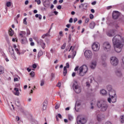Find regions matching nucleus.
<instances>
[{
  "mask_svg": "<svg viewBox=\"0 0 124 124\" xmlns=\"http://www.w3.org/2000/svg\"><path fill=\"white\" fill-rule=\"evenodd\" d=\"M46 43L47 44H50V40H47L46 41Z\"/></svg>",
  "mask_w": 124,
  "mask_h": 124,
  "instance_id": "obj_61",
  "label": "nucleus"
},
{
  "mask_svg": "<svg viewBox=\"0 0 124 124\" xmlns=\"http://www.w3.org/2000/svg\"><path fill=\"white\" fill-rule=\"evenodd\" d=\"M66 67L67 68H69V63H66Z\"/></svg>",
  "mask_w": 124,
  "mask_h": 124,
  "instance_id": "obj_54",
  "label": "nucleus"
},
{
  "mask_svg": "<svg viewBox=\"0 0 124 124\" xmlns=\"http://www.w3.org/2000/svg\"><path fill=\"white\" fill-rule=\"evenodd\" d=\"M9 51L10 55L11 56V57H13V59H14V60L16 61V60H17V58H16V56H15V53H14V49L12 46L9 47Z\"/></svg>",
  "mask_w": 124,
  "mask_h": 124,
  "instance_id": "obj_10",
  "label": "nucleus"
},
{
  "mask_svg": "<svg viewBox=\"0 0 124 124\" xmlns=\"http://www.w3.org/2000/svg\"><path fill=\"white\" fill-rule=\"evenodd\" d=\"M23 23L24 24V25H28V23L27 22V17H25V18H24Z\"/></svg>",
  "mask_w": 124,
  "mask_h": 124,
  "instance_id": "obj_41",
  "label": "nucleus"
},
{
  "mask_svg": "<svg viewBox=\"0 0 124 124\" xmlns=\"http://www.w3.org/2000/svg\"><path fill=\"white\" fill-rule=\"evenodd\" d=\"M97 106L103 112H105L108 108V105L104 100H100L97 102Z\"/></svg>",
  "mask_w": 124,
  "mask_h": 124,
  "instance_id": "obj_2",
  "label": "nucleus"
},
{
  "mask_svg": "<svg viewBox=\"0 0 124 124\" xmlns=\"http://www.w3.org/2000/svg\"><path fill=\"white\" fill-rule=\"evenodd\" d=\"M96 67V61H93L91 62L90 64V67L92 69H94L95 67Z\"/></svg>",
  "mask_w": 124,
  "mask_h": 124,
  "instance_id": "obj_18",
  "label": "nucleus"
},
{
  "mask_svg": "<svg viewBox=\"0 0 124 124\" xmlns=\"http://www.w3.org/2000/svg\"><path fill=\"white\" fill-rule=\"evenodd\" d=\"M80 105H81V104L79 102V101H77L76 103L75 108H76L77 106H80Z\"/></svg>",
  "mask_w": 124,
  "mask_h": 124,
  "instance_id": "obj_37",
  "label": "nucleus"
},
{
  "mask_svg": "<svg viewBox=\"0 0 124 124\" xmlns=\"http://www.w3.org/2000/svg\"><path fill=\"white\" fill-rule=\"evenodd\" d=\"M37 66H36V64H33L32 65V67H33V68H36L37 67Z\"/></svg>",
  "mask_w": 124,
  "mask_h": 124,
  "instance_id": "obj_57",
  "label": "nucleus"
},
{
  "mask_svg": "<svg viewBox=\"0 0 124 124\" xmlns=\"http://www.w3.org/2000/svg\"><path fill=\"white\" fill-rule=\"evenodd\" d=\"M45 81L44 79H42L41 81V83H40V86H44V83H45Z\"/></svg>",
  "mask_w": 124,
  "mask_h": 124,
  "instance_id": "obj_44",
  "label": "nucleus"
},
{
  "mask_svg": "<svg viewBox=\"0 0 124 124\" xmlns=\"http://www.w3.org/2000/svg\"><path fill=\"white\" fill-rule=\"evenodd\" d=\"M75 75H76V73H75V72H73L72 74V77H75Z\"/></svg>",
  "mask_w": 124,
  "mask_h": 124,
  "instance_id": "obj_55",
  "label": "nucleus"
},
{
  "mask_svg": "<svg viewBox=\"0 0 124 124\" xmlns=\"http://www.w3.org/2000/svg\"><path fill=\"white\" fill-rule=\"evenodd\" d=\"M110 62L113 66H117L119 64V59L115 56H112L110 58Z\"/></svg>",
  "mask_w": 124,
  "mask_h": 124,
  "instance_id": "obj_6",
  "label": "nucleus"
},
{
  "mask_svg": "<svg viewBox=\"0 0 124 124\" xmlns=\"http://www.w3.org/2000/svg\"><path fill=\"white\" fill-rule=\"evenodd\" d=\"M4 73V67L0 65V75Z\"/></svg>",
  "mask_w": 124,
  "mask_h": 124,
  "instance_id": "obj_26",
  "label": "nucleus"
},
{
  "mask_svg": "<svg viewBox=\"0 0 124 124\" xmlns=\"http://www.w3.org/2000/svg\"><path fill=\"white\" fill-rule=\"evenodd\" d=\"M120 121L121 123H124V115L121 116Z\"/></svg>",
  "mask_w": 124,
  "mask_h": 124,
  "instance_id": "obj_39",
  "label": "nucleus"
},
{
  "mask_svg": "<svg viewBox=\"0 0 124 124\" xmlns=\"http://www.w3.org/2000/svg\"><path fill=\"white\" fill-rule=\"evenodd\" d=\"M90 22V18H86L85 20V23L86 24H88Z\"/></svg>",
  "mask_w": 124,
  "mask_h": 124,
  "instance_id": "obj_43",
  "label": "nucleus"
},
{
  "mask_svg": "<svg viewBox=\"0 0 124 124\" xmlns=\"http://www.w3.org/2000/svg\"><path fill=\"white\" fill-rule=\"evenodd\" d=\"M106 59H107V57H106V55L105 54H103L101 56V60L103 61L104 62H105L106 61Z\"/></svg>",
  "mask_w": 124,
  "mask_h": 124,
  "instance_id": "obj_29",
  "label": "nucleus"
},
{
  "mask_svg": "<svg viewBox=\"0 0 124 124\" xmlns=\"http://www.w3.org/2000/svg\"><path fill=\"white\" fill-rule=\"evenodd\" d=\"M27 34L28 35H30L31 34V31H30V29H27Z\"/></svg>",
  "mask_w": 124,
  "mask_h": 124,
  "instance_id": "obj_45",
  "label": "nucleus"
},
{
  "mask_svg": "<svg viewBox=\"0 0 124 124\" xmlns=\"http://www.w3.org/2000/svg\"><path fill=\"white\" fill-rule=\"evenodd\" d=\"M120 16V13L118 11H114L112 13V18L113 19H116L119 18Z\"/></svg>",
  "mask_w": 124,
  "mask_h": 124,
  "instance_id": "obj_16",
  "label": "nucleus"
},
{
  "mask_svg": "<svg viewBox=\"0 0 124 124\" xmlns=\"http://www.w3.org/2000/svg\"><path fill=\"white\" fill-rule=\"evenodd\" d=\"M122 36L120 35H115L112 39V44L117 53H121L123 50L124 44L122 43Z\"/></svg>",
  "mask_w": 124,
  "mask_h": 124,
  "instance_id": "obj_1",
  "label": "nucleus"
},
{
  "mask_svg": "<svg viewBox=\"0 0 124 124\" xmlns=\"http://www.w3.org/2000/svg\"><path fill=\"white\" fill-rule=\"evenodd\" d=\"M84 56L87 59H92V57H93V53L90 50H86L84 52Z\"/></svg>",
  "mask_w": 124,
  "mask_h": 124,
  "instance_id": "obj_11",
  "label": "nucleus"
},
{
  "mask_svg": "<svg viewBox=\"0 0 124 124\" xmlns=\"http://www.w3.org/2000/svg\"><path fill=\"white\" fill-rule=\"evenodd\" d=\"M57 9H59V10L62 9V6H61V5H58V6H57Z\"/></svg>",
  "mask_w": 124,
  "mask_h": 124,
  "instance_id": "obj_59",
  "label": "nucleus"
},
{
  "mask_svg": "<svg viewBox=\"0 0 124 124\" xmlns=\"http://www.w3.org/2000/svg\"><path fill=\"white\" fill-rule=\"evenodd\" d=\"M95 80L96 81V82H100L101 81V78H95Z\"/></svg>",
  "mask_w": 124,
  "mask_h": 124,
  "instance_id": "obj_34",
  "label": "nucleus"
},
{
  "mask_svg": "<svg viewBox=\"0 0 124 124\" xmlns=\"http://www.w3.org/2000/svg\"><path fill=\"white\" fill-rule=\"evenodd\" d=\"M60 105H61L60 104H56L55 106V109H59V108H60Z\"/></svg>",
  "mask_w": 124,
  "mask_h": 124,
  "instance_id": "obj_46",
  "label": "nucleus"
},
{
  "mask_svg": "<svg viewBox=\"0 0 124 124\" xmlns=\"http://www.w3.org/2000/svg\"><path fill=\"white\" fill-rule=\"evenodd\" d=\"M35 1L37 2V4L39 5L41 3V1L40 0H35Z\"/></svg>",
  "mask_w": 124,
  "mask_h": 124,
  "instance_id": "obj_48",
  "label": "nucleus"
},
{
  "mask_svg": "<svg viewBox=\"0 0 124 124\" xmlns=\"http://www.w3.org/2000/svg\"><path fill=\"white\" fill-rule=\"evenodd\" d=\"M81 5L82 6V7L83 8V9H87V8L88 7V4L87 3H81Z\"/></svg>",
  "mask_w": 124,
  "mask_h": 124,
  "instance_id": "obj_27",
  "label": "nucleus"
},
{
  "mask_svg": "<svg viewBox=\"0 0 124 124\" xmlns=\"http://www.w3.org/2000/svg\"><path fill=\"white\" fill-rule=\"evenodd\" d=\"M15 95H19V91L16 92V93H15Z\"/></svg>",
  "mask_w": 124,
  "mask_h": 124,
  "instance_id": "obj_56",
  "label": "nucleus"
},
{
  "mask_svg": "<svg viewBox=\"0 0 124 124\" xmlns=\"http://www.w3.org/2000/svg\"><path fill=\"white\" fill-rule=\"evenodd\" d=\"M90 19H93V15L90 14Z\"/></svg>",
  "mask_w": 124,
  "mask_h": 124,
  "instance_id": "obj_52",
  "label": "nucleus"
},
{
  "mask_svg": "<svg viewBox=\"0 0 124 124\" xmlns=\"http://www.w3.org/2000/svg\"><path fill=\"white\" fill-rule=\"evenodd\" d=\"M37 43H38L39 45H40V46H41L42 49H45L46 47V44H45V43H44V41H43V40L40 39L37 41Z\"/></svg>",
  "mask_w": 124,
  "mask_h": 124,
  "instance_id": "obj_14",
  "label": "nucleus"
},
{
  "mask_svg": "<svg viewBox=\"0 0 124 124\" xmlns=\"http://www.w3.org/2000/svg\"><path fill=\"white\" fill-rule=\"evenodd\" d=\"M107 89L108 90V91L109 92V93H110V92H115V90L113 89V88H112V86L109 85H108L107 86Z\"/></svg>",
  "mask_w": 124,
  "mask_h": 124,
  "instance_id": "obj_21",
  "label": "nucleus"
},
{
  "mask_svg": "<svg viewBox=\"0 0 124 124\" xmlns=\"http://www.w3.org/2000/svg\"><path fill=\"white\" fill-rule=\"evenodd\" d=\"M25 4L26 5L29 4V0H27L26 1H25Z\"/></svg>",
  "mask_w": 124,
  "mask_h": 124,
  "instance_id": "obj_58",
  "label": "nucleus"
},
{
  "mask_svg": "<svg viewBox=\"0 0 124 124\" xmlns=\"http://www.w3.org/2000/svg\"><path fill=\"white\" fill-rule=\"evenodd\" d=\"M115 74L117 77H122V76H123V71H122V69L119 68L116 69L115 71Z\"/></svg>",
  "mask_w": 124,
  "mask_h": 124,
  "instance_id": "obj_15",
  "label": "nucleus"
},
{
  "mask_svg": "<svg viewBox=\"0 0 124 124\" xmlns=\"http://www.w3.org/2000/svg\"><path fill=\"white\" fill-rule=\"evenodd\" d=\"M92 48L94 52H98L100 48V45H99L98 42H95L93 44Z\"/></svg>",
  "mask_w": 124,
  "mask_h": 124,
  "instance_id": "obj_8",
  "label": "nucleus"
},
{
  "mask_svg": "<svg viewBox=\"0 0 124 124\" xmlns=\"http://www.w3.org/2000/svg\"><path fill=\"white\" fill-rule=\"evenodd\" d=\"M15 104L16 106L19 107V106H20V101H19V100H17L15 102Z\"/></svg>",
  "mask_w": 124,
  "mask_h": 124,
  "instance_id": "obj_33",
  "label": "nucleus"
},
{
  "mask_svg": "<svg viewBox=\"0 0 124 124\" xmlns=\"http://www.w3.org/2000/svg\"><path fill=\"white\" fill-rule=\"evenodd\" d=\"M21 43H22V44H27V43H28L27 38H23V39H21Z\"/></svg>",
  "mask_w": 124,
  "mask_h": 124,
  "instance_id": "obj_24",
  "label": "nucleus"
},
{
  "mask_svg": "<svg viewBox=\"0 0 124 124\" xmlns=\"http://www.w3.org/2000/svg\"><path fill=\"white\" fill-rule=\"evenodd\" d=\"M68 120H69V121H72V120H73V116L70 114L68 115Z\"/></svg>",
  "mask_w": 124,
  "mask_h": 124,
  "instance_id": "obj_35",
  "label": "nucleus"
},
{
  "mask_svg": "<svg viewBox=\"0 0 124 124\" xmlns=\"http://www.w3.org/2000/svg\"><path fill=\"white\" fill-rule=\"evenodd\" d=\"M6 6L7 7H10V6H11V2L10 1L7 2Z\"/></svg>",
  "mask_w": 124,
  "mask_h": 124,
  "instance_id": "obj_36",
  "label": "nucleus"
},
{
  "mask_svg": "<svg viewBox=\"0 0 124 124\" xmlns=\"http://www.w3.org/2000/svg\"><path fill=\"white\" fill-rule=\"evenodd\" d=\"M67 73V71H63V74L64 76L66 75V74Z\"/></svg>",
  "mask_w": 124,
  "mask_h": 124,
  "instance_id": "obj_53",
  "label": "nucleus"
},
{
  "mask_svg": "<svg viewBox=\"0 0 124 124\" xmlns=\"http://www.w3.org/2000/svg\"><path fill=\"white\" fill-rule=\"evenodd\" d=\"M96 103V100L95 99L92 100L91 103V109H93L94 107V105H95Z\"/></svg>",
  "mask_w": 124,
  "mask_h": 124,
  "instance_id": "obj_22",
  "label": "nucleus"
},
{
  "mask_svg": "<svg viewBox=\"0 0 124 124\" xmlns=\"http://www.w3.org/2000/svg\"><path fill=\"white\" fill-rule=\"evenodd\" d=\"M69 23H73V18H70L69 20Z\"/></svg>",
  "mask_w": 124,
  "mask_h": 124,
  "instance_id": "obj_50",
  "label": "nucleus"
},
{
  "mask_svg": "<svg viewBox=\"0 0 124 124\" xmlns=\"http://www.w3.org/2000/svg\"><path fill=\"white\" fill-rule=\"evenodd\" d=\"M57 117H58V118H60V119H62V114L59 113V114L57 115Z\"/></svg>",
  "mask_w": 124,
  "mask_h": 124,
  "instance_id": "obj_51",
  "label": "nucleus"
},
{
  "mask_svg": "<svg viewBox=\"0 0 124 124\" xmlns=\"http://www.w3.org/2000/svg\"><path fill=\"white\" fill-rule=\"evenodd\" d=\"M109 98L108 99V101L109 103H115L117 102V95L116 94V92L112 91L110 92L109 94Z\"/></svg>",
  "mask_w": 124,
  "mask_h": 124,
  "instance_id": "obj_3",
  "label": "nucleus"
},
{
  "mask_svg": "<svg viewBox=\"0 0 124 124\" xmlns=\"http://www.w3.org/2000/svg\"><path fill=\"white\" fill-rule=\"evenodd\" d=\"M26 33L25 31H20L19 33V36L20 38H26L25 35H26Z\"/></svg>",
  "mask_w": 124,
  "mask_h": 124,
  "instance_id": "obj_19",
  "label": "nucleus"
},
{
  "mask_svg": "<svg viewBox=\"0 0 124 124\" xmlns=\"http://www.w3.org/2000/svg\"><path fill=\"white\" fill-rule=\"evenodd\" d=\"M47 108V101H45L43 103V110L45 111Z\"/></svg>",
  "mask_w": 124,
  "mask_h": 124,
  "instance_id": "obj_23",
  "label": "nucleus"
},
{
  "mask_svg": "<svg viewBox=\"0 0 124 124\" xmlns=\"http://www.w3.org/2000/svg\"><path fill=\"white\" fill-rule=\"evenodd\" d=\"M75 48H76V46H71L69 50V52H70V50H71V52H72V58L74 59L75 56H76V51L75 50Z\"/></svg>",
  "mask_w": 124,
  "mask_h": 124,
  "instance_id": "obj_12",
  "label": "nucleus"
},
{
  "mask_svg": "<svg viewBox=\"0 0 124 124\" xmlns=\"http://www.w3.org/2000/svg\"><path fill=\"white\" fill-rule=\"evenodd\" d=\"M30 75L31 76V77H34V72L33 71L31 72L30 73Z\"/></svg>",
  "mask_w": 124,
  "mask_h": 124,
  "instance_id": "obj_47",
  "label": "nucleus"
},
{
  "mask_svg": "<svg viewBox=\"0 0 124 124\" xmlns=\"http://www.w3.org/2000/svg\"><path fill=\"white\" fill-rule=\"evenodd\" d=\"M96 119L98 122H100L103 119V115L101 114H100V112L99 111H97L96 112Z\"/></svg>",
  "mask_w": 124,
  "mask_h": 124,
  "instance_id": "obj_13",
  "label": "nucleus"
},
{
  "mask_svg": "<svg viewBox=\"0 0 124 124\" xmlns=\"http://www.w3.org/2000/svg\"><path fill=\"white\" fill-rule=\"evenodd\" d=\"M74 71H79V66H76L74 69Z\"/></svg>",
  "mask_w": 124,
  "mask_h": 124,
  "instance_id": "obj_49",
  "label": "nucleus"
},
{
  "mask_svg": "<svg viewBox=\"0 0 124 124\" xmlns=\"http://www.w3.org/2000/svg\"><path fill=\"white\" fill-rule=\"evenodd\" d=\"M94 27H95V23L93 21L91 22L89 24V28L92 30L94 29Z\"/></svg>",
  "mask_w": 124,
  "mask_h": 124,
  "instance_id": "obj_20",
  "label": "nucleus"
},
{
  "mask_svg": "<svg viewBox=\"0 0 124 124\" xmlns=\"http://www.w3.org/2000/svg\"><path fill=\"white\" fill-rule=\"evenodd\" d=\"M78 19H77V18H75L74 19V23H75L77 21H78Z\"/></svg>",
  "mask_w": 124,
  "mask_h": 124,
  "instance_id": "obj_60",
  "label": "nucleus"
},
{
  "mask_svg": "<svg viewBox=\"0 0 124 124\" xmlns=\"http://www.w3.org/2000/svg\"><path fill=\"white\" fill-rule=\"evenodd\" d=\"M86 87H88V88H90L91 87V83H90V82L87 81L86 82Z\"/></svg>",
  "mask_w": 124,
  "mask_h": 124,
  "instance_id": "obj_42",
  "label": "nucleus"
},
{
  "mask_svg": "<svg viewBox=\"0 0 124 124\" xmlns=\"http://www.w3.org/2000/svg\"><path fill=\"white\" fill-rule=\"evenodd\" d=\"M65 46H66V43H64L63 45L61 46V49L62 50L65 48Z\"/></svg>",
  "mask_w": 124,
  "mask_h": 124,
  "instance_id": "obj_38",
  "label": "nucleus"
},
{
  "mask_svg": "<svg viewBox=\"0 0 124 124\" xmlns=\"http://www.w3.org/2000/svg\"><path fill=\"white\" fill-rule=\"evenodd\" d=\"M88 72V66L87 65H83L80 67L78 71L79 76H85V75Z\"/></svg>",
  "mask_w": 124,
  "mask_h": 124,
  "instance_id": "obj_4",
  "label": "nucleus"
},
{
  "mask_svg": "<svg viewBox=\"0 0 124 124\" xmlns=\"http://www.w3.org/2000/svg\"><path fill=\"white\" fill-rule=\"evenodd\" d=\"M59 34L61 35V36H62V31H60L59 32Z\"/></svg>",
  "mask_w": 124,
  "mask_h": 124,
  "instance_id": "obj_62",
  "label": "nucleus"
},
{
  "mask_svg": "<svg viewBox=\"0 0 124 124\" xmlns=\"http://www.w3.org/2000/svg\"><path fill=\"white\" fill-rule=\"evenodd\" d=\"M18 81V78H14V81H15V82H17V81Z\"/></svg>",
  "mask_w": 124,
  "mask_h": 124,
  "instance_id": "obj_63",
  "label": "nucleus"
},
{
  "mask_svg": "<svg viewBox=\"0 0 124 124\" xmlns=\"http://www.w3.org/2000/svg\"><path fill=\"white\" fill-rule=\"evenodd\" d=\"M103 49L106 52L111 50V45L109 42H105L103 44Z\"/></svg>",
  "mask_w": 124,
  "mask_h": 124,
  "instance_id": "obj_7",
  "label": "nucleus"
},
{
  "mask_svg": "<svg viewBox=\"0 0 124 124\" xmlns=\"http://www.w3.org/2000/svg\"><path fill=\"white\" fill-rule=\"evenodd\" d=\"M73 88L76 93H81V87L78 85L77 81H74Z\"/></svg>",
  "mask_w": 124,
  "mask_h": 124,
  "instance_id": "obj_5",
  "label": "nucleus"
},
{
  "mask_svg": "<svg viewBox=\"0 0 124 124\" xmlns=\"http://www.w3.org/2000/svg\"><path fill=\"white\" fill-rule=\"evenodd\" d=\"M100 93L103 95H106L107 94V91L104 89H102L100 91Z\"/></svg>",
  "mask_w": 124,
  "mask_h": 124,
  "instance_id": "obj_25",
  "label": "nucleus"
},
{
  "mask_svg": "<svg viewBox=\"0 0 124 124\" xmlns=\"http://www.w3.org/2000/svg\"><path fill=\"white\" fill-rule=\"evenodd\" d=\"M9 34L10 36H12L14 34V31L12 29H10L9 30Z\"/></svg>",
  "mask_w": 124,
  "mask_h": 124,
  "instance_id": "obj_28",
  "label": "nucleus"
},
{
  "mask_svg": "<svg viewBox=\"0 0 124 124\" xmlns=\"http://www.w3.org/2000/svg\"><path fill=\"white\" fill-rule=\"evenodd\" d=\"M122 67L124 69V57L122 58Z\"/></svg>",
  "mask_w": 124,
  "mask_h": 124,
  "instance_id": "obj_40",
  "label": "nucleus"
},
{
  "mask_svg": "<svg viewBox=\"0 0 124 124\" xmlns=\"http://www.w3.org/2000/svg\"><path fill=\"white\" fill-rule=\"evenodd\" d=\"M47 36H51V35H50V34H49V33H46V34H43L42 36V38L44 39L45 37Z\"/></svg>",
  "mask_w": 124,
  "mask_h": 124,
  "instance_id": "obj_30",
  "label": "nucleus"
},
{
  "mask_svg": "<svg viewBox=\"0 0 124 124\" xmlns=\"http://www.w3.org/2000/svg\"><path fill=\"white\" fill-rule=\"evenodd\" d=\"M31 46H34V42H31L30 44Z\"/></svg>",
  "mask_w": 124,
  "mask_h": 124,
  "instance_id": "obj_64",
  "label": "nucleus"
},
{
  "mask_svg": "<svg viewBox=\"0 0 124 124\" xmlns=\"http://www.w3.org/2000/svg\"><path fill=\"white\" fill-rule=\"evenodd\" d=\"M77 122L78 124H85V123H87V120H86L85 118L81 116H78L77 117Z\"/></svg>",
  "mask_w": 124,
  "mask_h": 124,
  "instance_id": "obj_9",
  "label": "nucleus"
},
{
  "mask_svg": "<svg viewBox=\"0 0 124 124\" xmlns=\"http://www.w3.org/2000/svg\"><path fill=\"white\" fill-rule=\"evenodd\" d=\"M15 51L17 55H19V56H20V55H21V52H20V49H19L18 48H16Z\"/></svg>",
  "mask_w": 124,
  "mask_h": 124,
  "instance_id": "obj_32",
  "label": "nucleus"
},
{
  "mask_svg": "<svg viewBox=\"0 0 124 124\" xmlns=\"http://www.w3.org/2000/svg\"><path fill=\"white\" fill-rule=\"evenodd\" d=\"M107 34L108 36H109V37H112V36H114V35L115 34V31L113 30H110L107 33Z\"/></svg>",
  "mask_w": 124,
  "mask_h": 124,
  "instance_id": "obj_17",
  "label": "nucleus"
},
{
  "mask_svg": "<svg viewBox=\"0 0 124 124\" xmlns=\"http://www.w3.org/2000/svg\"><path fill=\"white\" fill-rule=\"evenodd\" d=\"M42 55H43V51L40 50L38 53V58H40Z\"/></svg>",
  "mask_w": 124,
  "mask_h": 124,
  "instance_id": "obj_31",
  "label": "nucleus"
}]
</instances>
